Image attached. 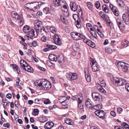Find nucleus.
I'll return each instance as SVG.
<instances>
[{"label":"nucleus","mask_w":129,"mask_h":129,"mask_svg":"<svg viewBox=\"0 0 129 129\" xmlns=\"http://www.w3.org/2000/svg\"><path fill=\"white\" fill-rule=\"evenodd\" d=\"M45 3L43 2H36L34 3L26 4L24 7L25 9H31L30 8H33V7L34 9H37L39 8Z\"/></svg>","instance_id":"f257e3e1"},{"label":"nucleus","mask_w":129,"mask_h":129,"mask_svg":"<svg viewBox=\"0 0 129 129\" xmlns=\"http://www.w3.org/2000/svg\"><path fill=\"white\" fill-rule=\"evenodd\" d=\"M78 15L77 14H74L73 16V18L75 21H76V25L77 28H80L81 27V22L83 21L84 19L82 16L80 14V12H77Z\"/></svg>","instance_id":"f03ea898"},{"label":"nucleus","mask_w":129,"mask_h":129,"mask_svg":"<svg viewBox=\"0 0 129 129\" xmlns=\"http://www.w3.org/2000/svg\"><path fill=\"white\" fill-rule=\"evenodd\" d=\"M70 6L72 11L74 12L77 11V12H80L81 15H82V9L79 6L77 5L75 2H71L70 3Z\"/></svg>","instance_id":"7ed1b4c3"},{"label":"nucleus","mask_w":129,"mask_h":129,"mask_svg":"<svg viewBox=\"0 0 129 129\" xmlns=\"http://www.w3.org/2000/svg\"><path fill=\"white\" fill-rule=\"evenodd\" d=\"M53 3L56 6H62V7H61L62 10L63 8H67L68 6L67 4L64 0H55L53 1Z\"/></svg>","instance_id":"20e7f679"},{"label":"nucleus","mask_w":129,"mask_h":129,"mask_svg":"<svg viewBox=\"0 0 129 129\" xmlns=\"http://www.w3.org/2000/svg\"><path fill=\"white\" fill-rule=\"evenodd\" d=\"M114 83L117 86H123L127 83L126 80L121 78H117L116 79H113L112 80Z\"/></svg>","instance_id":"39448f33"},{"label":"nucleus","mask_w":129,"mask_h":129,"mask_svg":"<svg viewBox=\"0 0 129 129\" xmlns=\"http://www.w3.org/2000/svg\"><path fill=\"white\" fill-rule=\"evenodd\" d=\"M12 17L14 18L15 19H17L19 20V23H22L23 24V20L22 14H18L16 12L14 11L12 12L11 14Z\"/></svg>","instance_id":"423d86ee"},{"label":"nucleus","mask_w":129,"mask_h":129,"mask_svg":"<svg viewBox=\"0 0 129 129\" xmlns=\"http://www.w3.org/2000/svg\"><path fill=\"white\" fill-rule=\"evenodd\" d=\"M34 25L36 28L35 29L37 33L41 31L43 27L42 23L41 21L38 20H36L35 21Z\"/></svg>","instance_id":"0eeeda50"},{"label":"nucleus","mask_w":129,"mask_h":129,"mask_svg":"<svg viewBox=\"0 0 129 129\" xmlns=\"http://www.w3.org/2000/svg\"><path fill=\"white\" fill-rule=\"evenodd\" d=\"M90 62L91 65L92 70L94 72H96L99 70V67L98 66L97 62L94 59L91 58Z\"/></svg>","instance_id":"6e6552de"},{"label":"nucleus","mask_w":129,"mask_h":129,"mask_svg":"<svg viewBox=\"0 0 129 129\" xmlns=\"http://www.w3.org/2000/svg\"><path fill=\"white\" fill-rule=\"evenodd\" d=\"M128 64L123 62L119 61L117 63L118 67L122 71L126 72L128 70Z\"/></svg>","instance_id":"1a4fd4ad"},{"label":"nucleus","mask_w":129,"mask_h":129,"mask_svg":"<svg viewBox=\"0 0 129 129\" xmlns=\"http://www.w3.org/2000/svg\"><path fill=\"white\" fill-rule=\"evenodd\" d=\"M71 34L72 37L76 40H80L84 38V36L83 35L76 32H72Z\"/></svg>","instance_id":"9d476101"},{"label":"nucleus","mask_w":129,"mask_h":129,"mask_svg":"<svg viewBox=\"0 0 129 129\" xmlns=\"http://www.w3.org/2000/svg\"><path fill=\"white\" fill-rule=\"evenodd\" d=\"M48 81L45 79H40L38 80V81L36 82V84H37V86L40 87L41 89L44 90V87Z\"/></svg>","instance_id":"9b49d317"},{"label":"nucleus","mask_w":129,"mask_h":129,"mask_svg":"<svg viewBox=\"0 0 129 129\" xmlns=\"http://www.w3.org/2000/svg\"><path fill=\"white\" fill-rule=\"evenodd\" d=\"M66 76L68 79L70 81L75 80L77 78V74L75 73H67L66 74Z\"/></svg>","instance_id":"f8f14e48"},{"label":"nucleus","mask_w":129,"mask_h":129,"mask_svg":"<svg viewBox=\"0 0 129 129\" xmlns=\"http://www.w3.org/2000/svg\"><path fill=\"white\" fill-rule=\"evenodd\" d=\"M122 18L125 23L129 25V9L123 15Z\"/></svg>","instance_id":"ddd939ff"},{"label":"nucleus","mask_w":129,"mask_h":129,"mask_svg":"<svg viewBox=\"0 0 129 129\" xmlns=\"http://www.w3.org/2000/svg\"><path fill=\"white\" fill-rule=\"evenodd\" d=\"M95 114L102 119L105 118V113L102 110H96L95 112Z\"/></svg>","instance_id":"4468645a"},{"label":"nucleus","mask_w":129,"mask_h":129,"mask_svg":"<svg viewBox=\"0 0 129 129\" xmlns=\"http://www.w3.org/2000/svg\"><path fill=\"white\" fill-rule=\"evenodd\" d=\"M92 98L95 101H99L102 98L101 95L97 92H94L92 94Z\"/></svg>","instance_id":"2eb2a0df"},{"label":"nucleus","mask_w":129,"mask_h":129,"mask_svg":"<svg viewBox=\"0 0 129 129\" xmlns=\"http://www.w3.org/2000/svg\"><path fill=\"white\" fill-rule=\"evenodd\" d=\"M109 7L114 14L116 16H118L119 15V12L116 7L111 4L109 5Z\"/></svg>","instance_id":"dca6fc26"},{"label":"nucleus","mask_w":129,"mask_h":129,"mask_svg":"<svg viewBox=\"0 0 129 129\" xmlns=\"http://www.w3.org/2000/svg\"><path fill=\"white\" fill-rule=\"evenodd\" d=\"M23 30L25 33H29L30 32H34V29L30 28L29 26L28 25H25L23 28Z\"/></svg>","instance_id":"f3484780"},{"label":"nucleus","mask_w":129,"mask_h":129,"mask_svg":"<svg viewBox=\"0 0 129 129\" xmlns=\"http://www.w3.org/2000/svg\"><path fill=\"white\" fill-rule=\"evenodd\" d=\"M122 19L121 18H117V23L118 27L120 30H123L124 28V27L122 24Z\"/></svg>","instance_id":"a211bd4d"},{"label":"nucleus","mask_w":129,"mask_h":129,"mask_svg":"<svg viewBox=\"0 0 129 129\" xmlns=\"http://www.w3.org/2000/svg\"><path fill=\"white\" fill-rule=\"evenodd\" d=\"M55 43L57 45H60L61 44V43L60 41V39L58 35H55V38L54 39Z\"/></svg>","instance_id":"6ab92c4d"},{"label":"nucleus","mask_w":129,"mask_h":129,"mask_svg":"<svg viewBox=\"0 0 129 129\" xmlns=\"http://www.w3.org/2000/svg\"><path fill=\"white\" fill-rule=\"evenodd\" d=\"M85 77L87 82H90L91 80L90 75L88 70L85 71Z\"/></svg>","instance_id":"aec40b11"},{"label":"nucleus","mask_w":129,"mask_h":129,"mask_svg":"<svg viewBox=\"0 0 129 129\" xmlns=\"http://www.w3.org/2000/svg\"><path fill=\"white\" fill-rule=\"evenodd\" d=\"M54 125V124L53 122H48L45 124L44 127L45 128L48 129L51 128Z\"/></svg>","instance_id":"412c9836"},{"label":"nucleus","mask_w":129,"mask_h":129,"mask_svg":"<svg viewBox=\"0 0 129 129\" xmlns=\"http://www.w3.org/2000/svg\"><path fill=\"white\" fill-rule=\"evenodd\" d=\"M48 58L50 60L55 61H56L58 59V58H57L56 56L52 54L50 55L49 56Z\"/></svg>","instance_id":"4be33fe9"},{"label":"nucleus","mask_w":129,"mask_h":129,"mask_svg":"<svg viewBox=\"0 0 129 129\" xmlns=\"http://www.w3.org/2000/svg\"><path fill=\"white\" fill-rule=\"evenodd\" d=\"M38 33L36 32V34H35L34 30V32L33 33L30 32L29 33H28L27 34L28 35V36H27V37L28 38L29 37L31 39H32L33 36L35 38H36L37 36Z\"/></svg>","instance_id":"5701e85b"},{"label":"nucleus","mask_w":129,"mask_h":129,"mask_svg":"<svg viewBox=\"0 0 129 129\" xmlns=\"http://www.w3.org/2000/svg\"><path fill=\"white\" fill-rule=\"evenodd\" d=\"M51 87V84L50 82L48 81L44 87V90H47L50 89Z\"/></svg>","instance_id":"b1692460"},{"label":"nucleus","mask_w":129,"mask_h":129,"mask_svg":"<svg viewBox=\"0 0 129 129\" xmlns=\"http://www.w3.org/2000/svg\"><path fill=\"white\" fill-rule=\"evenodd\" d=\"M24 70L28 72L33 73L34 71L33 69L30 66H26Z\"/></svg>","instance_id":"393cba45"},{"label":"nucleus","mask_w":129,"mask_h":129,"mask_svg":"<svg viewBox=\"0 0 129 129\" xmlns=\"http://www.w3.org/2000/svg\"><path fill=\"white\" fill-rule=\"evenodd\" d=\"M117 4L120 7H123L125 6L124 2L122 1L121 0H117Z\"/></svg>","instance_id":"a878e982"},{"label":"nucleus","mask_w":129,"mask_h":129,"mask_svg":"<svg viewBox=\"0 0 129 129\" xmlns=\"http://www.w3.org/2000/svg\"><path fill=\"white\" fill-rule=\"evenodd\" d=\"M65 122L70 125H73L74 124V122L70 119L67 118L65 120Z\"/></svg>","instance_id":"bb28decb"},{"label":"nucleus","mask_w":129,"mask_h":129,"mask_svg":"<svg viewBox=\"0 0 129 129\" xmlns=\"http://www.w3.org/2000/svg\"><path fill=\"white\" fill-rule=\"evenodd\" d=\"M89 100H87L86 101L85 104L86 107L87 108H91V107L93 106V105H92V102L89 101Z\"/></svg>","instance_id":"cd10ccee"},{"label":"nucleus","mask_w":129,"mask_h":129,"mask_svg":"<svg viewBox=\"0 0 129 129\" xmlns=\"http://www.w3.org/2000/svg\"><path fill=\"white\" fill-rule=\"evenodd\" d=\"M129 42L126 39H124L122 42V45L124 47H126L128 46Z\"/></svg>","instance_id":"c85d7f7f"},{"label":"nucleus","mask_w":129,"mask_h":129,"mask_svg":"<svg viewBox=\"0 0 129 129\" xmlns=\"http://www.w3.org/2000/svg\"><path fill=\"white\" fill-rule=\"evenodd\" d=\"M102 9L106 13H108L109 12V9L108 6L105 5H104L102 6Z\"/></svg>","instance_id":"c756f323"},{"label":"nucleus","mask_w":129,"mask_h":129,"mask_svg":"<svg viewBox=\"0 0 129 129\" xmlns=\"http://www.w3.org/2000/svg\"><path fill=\"white\" fill-rule=\"evenodd\" d=\"M92 107L95 110H99L101 109L102 107V105L101 104H98L94 106H93Z\"/></svg>","instance_id":"7c9ffc66"},{"label":"nucleus","mask_w":129,"mask_h":129,"mask_svg":"<svg viewBox=\"0 0 129 129\" xmlns=\"http://www.w3.org/2000/svg\"><path fill=\"white\" fill-rule=\"evenodd\" d=\"M68 7H67V8H64V10H63L64 11V17L65 18L68 17L69 16V14L68 12Z\"/></svg>","instance_id":"2f4dec72"},{"label":"nucleus","mask_w":129,"mask_h":129,"mask_svg":"<svg viewBox=\"0 0 129 129\" xmlns=\"http://www.w3.org/2000/svg\"><path fill=\"white\" fill-rule=\"evenodd\" d=\"M46 46L49 48L50 50H54L56 49L57 47L55 45L48 44H46Z\"/></svg>","instance_id":"473e14b6"},{"label":"nucleus","mask_w":129,"mask_h":129,"mask_svg":"<svg viewBox=\"0 0 129 129\" xmlns=\"http://www.w3.org/2000/svg\"><path fill=\"white\" fill-rule=\"evenodd\" d=\"M87 4V6L89 9L91 11L93 9V8L92 3L90 2H88Z\"/></svg>","instance_id":"72a5a7b5"},{"label":"nucleus","mask_w":129,"mask_h":129,"mask_svg":"<svg viewBox=\"0 0 129 129\" xmlns=\"http://www.w3.org/2000/svg\"><path fill=\"white\" fill-rule=\"evenodd\" d=\"M87 43H88L87 45L90 46L92 48L95 47V44L90 40H89V41Z\"/></svg>","instance_id":"f704fd0d"},{"label":"nucleus","mask_w":129,"mask_h":129,"mask_svg":"<svg viewBox=\"0 0 129 129\" xmlns=\"http://www.w3.org/2000/svg\"><path fill=\"white\" fill-rule=\"evenodd\" d=\"M79 44L77 43V44H74L73 46V50L75 51H77L79 49Z\"/></svg>","instance_id":"c9c22d12"},{"label":"nucleus","mask_w":129,"mask_h":129,"mask_svg":"<svg viewBox=\"0 0 129 129\" xmlns=\"http://www.w3.org/2000/svg\"><path fill=\"white\" fill-rule=\"evenodd\" d=\"M11 67H12V69L15 71H16V70H17L18 68L17 66L15 64H12L11 65Z\"/></svg>","instance_id":"e433bc0d"},{"label":"nucleus","mask_w":129,"mask_h":129,"mask_svg":"<svg viewBox=\"0 0 129 129\" xmlns=\"http://www.w3.org/2000/svg\"><path fill=\"white\" fill-rule=\"evenodd\" d=\"M60 18L61 21L63 22V23H66V21H67L66 20V18H65L64 17H63L62 15H60Z\"/></svg>","instance_id":"4c0bfd02"},{"label":"nucleus","mask_w":129,"mask_h":129,"mask_svg":"<svg viewBox=\"0 0 129 129\" xmlns=\"http://www.w3.org/2000/svg\"><path fill=\"white\" fill-rule=\"evenodd\" d=\"M50 29L52 33H55L56 31L55 28L53 26H52L50 27Z\"/></svg>","instance_id":"58836bf2"},{"label":"nucleus","mask_w":129,"mask_h":129,"mask_svg":"<svg viewBox=\"0 0 129 129\" xmlns=\"http://www.w3.org/2000/svg\"><path fill=\"white\" fill-rule=\"evenodd\" d=\"M78 107L79 109H82L83 108V105H82V101H78Z\"/></svg>","instance_id":"ea45409f"},{"label":"nucleus","mask_w":129,"mask_h":129,"mask_svg":"<svg viewBox=\"0 0 129 129\" xmlns=\"http://www.w3.org/2000/svg\"><path fill=\"white\" fill-rule=\"evenodd\" d=\"M78 100L80 101H82L83 99V96L81 93H79L78 96Z\"/></svg>","instance_id":"a19ab883"},{"label":"nucleus","mask_w":129,"mask_h":129,"mask_svg":"<svg viewBox=\"0 0 129 129\" xmlns=\"http://www.w3.org/2000/svg\"><path fill=\"white\" fill-rule=\"evenodd\" d=\"M95 5L97 9H98L100 6V3L99 2H95Z\"/></svg>","instance_id":"79ce46f5"},{"label":"nucleus","mask_w":129,"mask_h":129,"mask_svg":"<svg viewBox=\"0 0 129 129\" xmlns=\"http://www.w3.org/2000/svg\"><path fill=\"white\" fill-rule=\"evenodd\" d=\"M44 12L46 14H47L49 13V9L48 7H46L44 8Z\"/></svg>","instance_id":"37998d69"},{"label":"nucleus","mask_w":129,"mask_h":129,"mask_svg":"<svg viewBox=\"0 0 129 129\" xmlns=\"http://www.w3.org/2000/svg\"><path fill=\"white\" fill-rule=\"evenodd\" d=\"M99 90L102 93H105L106 92V91L102 87L101 88H100L99 89Z\"/></svg>","instance_id":"c03bdc74"},{"label":"nucleus","mask_w":129,"mask_h":129,"mask_svg":"<svg viewBox=\"0 0 129 129\" xmlns=\"http://www.w3.org/2000/svg\"><path fill=\"white\" fill-rule=\"evenodd\" d=\"M39 111V110L37 109H35L34 110V112L36 115H37L38 114Z\"/></svg>","instance_id":"a18cd8bd"},{"label":"nucleus","mask_w":129,"mask_h":129,"mask_svg":"<svg viewBox=\"0 0 129 129\" xmlns=\"http://www.w3.org/2000/svg\"><path fill=\"white\" fill-rule=\"evenodd\" d=\"M41 101V100H40L39 99H35V103L40 104V102Z\"/></svg>","instance_id":"49530a36"},{"label":"nucleus","mask_w":129,"mask_h":129,"mask_svg":"<svg viewBox=\"0 0 129 129\" xmlns=\"http://www.w3.org/2000/svg\"><path fill=\"white\" fill-rule=\"evenodd\" d=\"M55 6H56L54 4V5L53 4H52L50 5V8L53 11L55 10Z\"/></svg>","instance_id":"de8ad7c7"},{"label":"nucleus","mask_w":129,"mask_h":129,"mask_svg":"<svg viewBox=\"0 0 129 129\" xmlns=\"http://www.w3.org/2000/svg\"><path fill=\"white\" fill-rule=\"evenodd\" d=\"M44 103L45 104H48L50 103V100L48 99H47L44 102Z\"/></svg>","instance_id":"09e8293b"},{"label":"nucleus","mask_w":129,"mask_h":129,"mask_svg":"<svg viewBox=\"0 0 129 129\" xmlns=\"http://www.w3.org/2000/svg\"><path fill=\"white\" fill-rule=\"evenodd\" d=\"M101 17L104 20H107V16L105 13L102 15Z\"/></svg>","instance_id":"8fccbe9b"},{"label":"nucleus","mask_w":129,"mask_h":129,"mask_svg":"<svg viewBox=\"0 0 129 129\" xmlns=\"http://www.w3.org/2000/svg\"><path fill=\"white\" fill-rule=\"evenodd\" d=\"M22 62H20V64L21 66V67L24 70L25 69L26 66L24 64V63H22Z\"/></svg>","instance_id":"3c124183"},{"label":"nucleus","mask_w":129,"mask_h":129,"mask_svg":"<svg viewBox=\"0 0 129 129\" xmlns=\"http://www.w3.org/2000/svg\"><path fill=\"white\" fill-rule=\"evenodd\" d=\"M114 128L115 129H124V128L122 127L119 126H115Z\"/></svg>","instance_id":"603ef678"},{"label":"nucleus","mask_w":129,"mask_h":129,"mask_svg":"<svg viewBox=\"0 0 129 129\" xmlns=\"http://www.w3.org/2000/svg\"><path fill=\"white\" fill-rule=\"evenodd\" d=\"M3 126L4 127H6L7 128H9L10 126V125L9 123H7L5 124H4L3 125Z\"/></svg>","instance_id":"864d4df0"},{"label":"nucleus","mask_w":129,"mask_h":129,"mask_svg":"<svg viewBox=\"0 0 129 129\" xmlns=\"http://www.w3.org/2000/svg\"><path fill=\"white\" fill-rule=\"evenodd\" d=\"M86 26L89 30V28L90 27H92V25L91 24L89 23H87L86 24Z\"/></svg>","instance_id":"5fc2aeb1"},{"label":"nucleus","mask_w":129,"mask_h":129,"mask_svg":"<svg viewBox=\"0 0 129 129\" xmlns=\"http://www.w3.org/2000/svg\"><path fill=\"white\" fill-rule=\"evenodd\" d=\"M117 110L118 111L120 114H121V112L123 110L122 109V108L119 107L117 109Z\"/></svg>","instance_id":"6e6d98bb"},{"label":"nucleus","mask_w":129,"mask_h":129,"mask_svg":"<svg viewBox=\"0 0 129 129\" xmlns=\"http://www.w3.org/2000/svg\"><path fill=\"white\" fill-rule=\"evenodd\" d=\"M85 37L84 36V38H82V39H83V41L86 43L87 44H88V42L89 41V40L87 39H85Z\"/></svg>","instance_id":"4d7b16f0"},{"label":"nucleus","mask_w":129,"mask_h":129,"mask_svg":"<svg viewBox=\"0 0 129 129\" xmlns=\"http://www.w3.org/2000/svg\"><path fill=\"white\" fill-rule=\"evenodd\" d=\"M110 114L113 117H115L116 115L115 112L114 111H111Z\"/></svg>","instance_id":"13d9d810"},{"label":"nucleus","mask_w":129,"mask_h":129,"mask_svg":"<svg viewBox=\"0 0 129 129\" xmlns=\"http://www.w3.org/2000/svg\"><path fill=\"white\" fill-rule=\"evenodd\" d=\"M32 44H33V46L34 47H36L37 44V43L35 41H33L32 43Z\"/></svg>","instance_id":"bf43d9fd"},{"label":"nucleus","mask_w":129,"mask_h":129,"mask_svg":"<svg viewBox=\"0 0 129 129\" xmlns=\"http://www.w3.org/2000/svg\"><path fill=\"white\" fill-rule=\"evenodd\" d=\"M38 68L39 69L43 71H45L46 70V69H45L40 66H38Z\"/></svg>","instance_id":"052dcab7"},{"label":"nucleus","mask_w":129,"mask_h":129,"mask_svg":"<svg viewBox=\"0 0 129 129\" xmlns=\"http://www.w3.org/2000/svg\"><path fill=\"white\" fill-rule=\"evenodd\" d=\"M46 37L45 36H43L41 38V40L44 42H45L46 41Z\"/></svg>","instance_id":"680f3d73"},{"label":"nucleus","mask_w":129,"mask_h":129,"mask_svg":"<svg viewBox=\"0 0 129 129\" xmlns=\"http://www.w3.org/2000/svg\"><path fill=\"white\" fill-rule=\"evenodd\" d=\"M6 97L8 99H10L12 97V95L11 94L8 93L6 95Z\"/></svg>","instance_id":"e2e57ef3"},{"label":"nucleus","mask_w":129,"mask_h":129,"mask_svg":"<svg viewBox=\"0 0 129 129\" xmlns=\"http://www.w3.org/2000/svg\"><path fill=\"white\" fill-rule=\"evenodd\" d=\"M98 34H99V35L100 36V37H103L104 36V35L102 33L101 31L100 32V33H98Z\"/></svg>","instance_id":"0e129e2a"},{"label":"nucleus","mask_w":129,"mask_h":129,"mask_svg":"<svg viewBox=\"0 0 129 129\" xmlns=\"http://www.w3.org/2000/svg\"><path fill=\"white\" fill-rule=\"evenodd\" d=\"M37 15L38 16H42V13L40 11H38L37 12Z\"/></svg>","instance_id":"69168bd1"},{"label":"nucleus","mask_w":129,"mask_h":129,"mask_svg":"<svg viewBox=\"0 0 129 129\" xmlns=\"http://www.w3.org/2000/svg\"><path fill=\"white\" fill-rule=\"evenodd\" d=\"M9 22L11 26H12V27H14V23L11 20H10L9 21Z\"/></svg>","instance_id":"338daca9"},{"label":"nucleus","mask_w":129,"mask_h":129,"mask_svg":"<svg viewBox=\"0 0 129 129\" xmlns=\"http://www.w3.org/2000/svg\"><path fill=\"white\" fill-rule=\"evenodd\" d=\"M66 101V100H65L61 102V104L62 105L64 106H66L67 104L65 102Z\"/></svg>","instance_id":"774afa93"}]
</instances>
